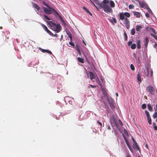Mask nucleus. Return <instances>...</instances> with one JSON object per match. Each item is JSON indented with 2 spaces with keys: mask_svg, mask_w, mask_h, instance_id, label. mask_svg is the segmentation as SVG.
Here are the masks:
<instances>
[{
  "mask_svg": "<svg viewBox=\"0 0 157 157\" xmlns=\"http://www.w3.org/2000/svg\"><path fill=\"white\" fill-rule=\"evenodd\" d=\"M115 6L114 2L111 0H103L100 5L99 7L103 8L104 11L106 13L112 12L113 10L110 7L113 8Z\"/></svg>",
  "mask_w": 157,
  "mask_h": 157,
  "instance_id": "nucleus-1",
  "label": "nucleus"
},
{
  "mask_svg": "<svg viewBox=\"0 0 157 157\" xmlns=\"http://www.w3.org/2000/svg\"><path fill=\"white\" fill-rule=\"evenodd\" d=\"M48 25L52 29L55 31L56 33L59 32L61 30V27L59 24L56 25L52 21H50L48 22Z\"/></svg>",
  "mask_w": 157,
  "mask_h": 157,
  "instance_id": "nucleus-2",
  "label": "nucleus"
},
{
  "mask_svg": "<svg viewBox=\"0 0 157 157\" xmlns=\"http://www.w3.org/2000/svg\"><path fill=\"white\" fill-rule=\"evenodd\" d=\"M104 95L106 97L107 101H108L110 107L111 109H113L114 107V106L113 105V100L112 99H111L110 101L107 94H104Z\"/></svg>",
  "mask_w": 157,
  "mask_h": 157,
  "instance_id": "nucleus-3",
  "label": "nucleus"
},
{
  "mask_svg": "<svg viewBox=\"0 0 157 157\" xmlns=\"http://www.w3.org/2000/svg\"><path fill=\"white\" fill-rule=\"evenodd\" d=\"M138 2L139 5L141 7L144 8V9L149 8V7L144 2L139 1Z\"/></svg>",
  "mask_w": 157,
  "mask_h": 157,
  "instance_id": "nucleus-4",
  "label": "nucleus"
},
{
  "mask_svg": "<svg viewBox=\"0 0 157 157\" xmlns=\"http://www.w3.org/2000/svg\"><path fill=\"white\" fill-rule=\"evenodd\" d=\"M147 89L148 91L151 95H154L155 94L154 89L152 86H149L147 87Z\"/></svg>",
  "mask_w": 157,
  "mask_h": 157,
  "instance_id": "nucleus-5",
  "label": "nucleus"
},
{
  "mask_svg": "<svg viewBox=\"0 0 157 157\" xmlns=\"http://www.w3.org/2000/svg\"><path fill=\"white\" fill-rule=\"evenodd\" d=\"M89 73L90 76V79L92 81L94 82L93 79L95 78L96 77L97 74H96V75H95L93 72L91 71H89Z\"/></svg>",
  "mask_w": 157,
  "mask_h": 157,
  "instance_id": "nucleus-6",
  "label": "nucleus"
},
{
  "mask_svg": "<svg viewBox=\"0 0 157 157\" xmlns=\"http://www.w3.org/2000/svg\"><path fill=\"white\" fill-rule=\"evenodd\" d=\"M112 121L115 126H116L117 128H118L119 125L117 122V120L114 117H113L112 118Z\"/></svg>",
  "mask_w": 157,
  "mask_h": 157,
  "instance_id": "nucleus-7",
  "label": "nucleus"
},
{
  "mask_svg": "<svg viewBox=\"0 0 157 157\" xmlns=\"http://www.w3.org/2000/svg\"><path fill=\"white\" fill-rule=\"evenodd\" d=\"M43 9L45 13L48 14H50L52 13V12L50 9H48L44 7H43Z\"/></svg>",
  "mask_w": 157,
  "mask_h": 157,
  "instance_id": "nucleus-8",
  "label": "nucleus"
},
{
  "mask_svg": "<svg viewBox=\"0 0 157 157\" xmlns=\"http://www.w3.org/2000/svg\"><path fill=\"white\" fill-rule=\"evenodd\" d=\"M32 4L33 7L36 9L37 11L39 12H40V11H39L40 10V7L38 6L36 4L33 2H32Z\"/></svg>",
  "mask_w": 157,
  "mask_h": 157,
  "instance_id": "nucleus-9",
  "label": "nucleus"
},
{
  "mask_svg": "<svg viewBox=\"0 0 157 157\" xmlns=\"http://www.w3.org/2000/svg\"><path fill=\"white\" fill-rule=\"evenodd\" d=\"M133 147L134 149L137 150L139 151H140V148L137 143H135V144H134L133 145Z\"/></svg>",
  "mask_w": 157,
  "mask_h": 157,
  "instance_id": "nucleus-10",
  "label": "nucleus"
},
{
  "mask_svg": "<svg viewBox=\"0 0 157 157\" xmlns=\"http://www.w3.org/2000/svg\"><path fill=\"white\" fill-rule=\"evenodd\" d=\"M96 80L97 83L100 86L101 88H102V84L101 83V82L99 79L98 78L97 76V75H96Z\"/></svg>",
  "mask_w": 157,
  "mask_h": 157,
  "instance_id": "nucleus-11",
  "label": "nucleus"
},
{
  "mask_svg": "<svg viewBox=\"0 0 157 157\" xmlns=\"http://www.w3.org/2000/svg\"><path fill=\"white\" fill-rule=\"evenodd\" d=\"M90 2L93 3V2H94L97 5H98L99 7V6L100 3L99 2L98 0H90Z\"/></svg>",
  "mask_w": 157,
  "mask_h": 157,
  "instance_id": "nucleus-12",
  "label": "nucleus"
},
{
  "mask_svg": "<svg viewBox=\"0 0 157 157\" xmlns=\"http://www.w3.org/2000/svg\"><path fill=\"white\" fill-rule=\"evenodd\" d=\"M149 42V39L147 37L145 38V41L144 42V45L145 47L147 48V46Z\"/></svg>",
  "mask_w": 157,
  "mask_h": 157,
  "instance_id": "nucleus-13",
  "label": "nucleus"
},
{
  "mask_svg": "<svg viewBox=\"0 0 157 157\" xmlns=\"http://www.w3.org/2000/svg\"><path fill=\"white\" fill-rule=\"evenodd\" d=\"M83 9L84 12H86L91 16L92 15V14L85 7H83Z\"/></svg>",
  "mask_w": 157,
  "mask_h": 157,
  "instance_id": "nucleus-14",
  "label": "nucleus"
},
{
  "mask_svg": "<svg viewBox=\"0 0 157 157\" xmlns=\"http://www.w3.org/2000/svg\"><path fill=\"white\" fill-rule=\"evenodd\" d=\"M124 14L123 13H120V19L121 20H123L124 19Z\"/></svg>",
  "mask_w": 157,
  "mask_h": 157,
  "instance_id": "nucleus-15",
  "label": "nucleus"
},
{
  "mask_svg": "<svg viewBox=\"0 0 157 157\" xmlns=\"http://www.w3.org/2000/svg\"><path fill=\"white\" fill-rule=\"evenodd\" d=\"M137 79L139 82H141L142 81L141 75L140 73H138L137 75Z\"/></svg>",
  "mask_w": 157,
  "mask_h": 157,
  "instance_id": "nucleus-16",
  "label": "nucleus"
},
{
  "mask_svg": "<svg viewBox=\"0 0 157 157\" xmlns=\"http://www.w3.org/2000/svg\"><path fill=\"white\" fill-rule=\"evenodd\" d=\"M134 15L136 16V17L139 18L140 17V13L138 12H136L134 13Z\"/></svg>",
  "mask_w": 157,
  "mask_h": 157,
  "instance_id": "nucleus-17",
  "label": "nucleus"
},
{
  "mask_svg": "<svg viewBox=\"0 0 157 157\" xmlns=\"http://www.w3.org/2000/svg\"><path fill=\"white\" fill-rule=\"evenodd\" d=\"M49 9L51 10V11H52V12H55V13H56L57 15H59V14L54 9L50 7H49Z\"/></svg>",
  "mask_w": 157,
  "mask_h": 157,
  "instance_id": "nucleus-18",
  "label": "nucleus"
},
{
  "mask_svg": "<svg viewBox=\"0 0 157 157\" xmlns=\"http://www.w3.org/2000/svg\"><path fill=\"white\" fill-rule=\"evenodd\" d=\"M137 47L138 48L140 49L141 48L140 46V40H137Z\"/></svg>",
  "mask_w": 157,
  "mask_h": 157,
  "instance_id": "nucleus-19",
  "label": "nucleus"
},
{
  "mask_svg": "<svg viewBox=\"0 0 157 157\" xmlns=\"http://www.w3.org/2000/svg\"><path fill=\"white\" fill-rule=\"evenodd\" d=\"M124 24H129L130 22L128 19L126 17H125L124 19Z\"/></svg>",
  "mask_w": 157,
  "mask_h": 157,
  "instance_id": "nucleus-20",
  "label": "nucleus"
},
{
  "mask_svg": "<svg viewBox=\"0 0 157 157\" xmlns=\"http://www.w3.org/2000/svg\"><path fill=\"white\" fill-rule=\"evenodd\" d=\"M77 59L79 62L82 63H84L83 59L82 58L79 57L77 58Z\"/></svg>",
  "mask_w": 157,
  "mask_h": 157,
  "instance_id": "nucleus-21",
  "label": "nucleus"
},
{
  "mask_svg": "<svg viewBox=\"0 0 157 157\" xmlns=\"http://www.w3.org/2000/svg\"><path fill=\"white\" fill-rule=\"evenodd\" d=\"M42 51L44 52H47L49 54H52V52L48 50L42 49Z\"/></svg>",
  "mask_w": 157,
  "mask_h": 157,
  "instance_id": "nucleus-22",
  "label": "nucleus"
},
{
  "mask_svg": "<svg viewBox=\"0 0 157 157\" xmlns=\"http://www.w3.org/2000/svg\"><path fill=\"white\" fill-rule=\"evenodd\" d=\"M147 106L149 110L150 111H152V108L151 107V105L150 104H148Z\"/></svg>",
  "mask_w": 157,
  "mask_h": 157,
  "instance_id": "nucleus-23",
  "label": "nucleus"
},
{
  "mask_svg": "<svg viewBox=\"0 0 157 157\" xmlns=\"http://www.w3.org/2000/svg\"><path fill=\"white\" fill-rule=\"evenodd\" d=\"M124 16L127 17H129L130 16V14L128 12H125L124 13Z\"/></svg>",
  "mask_w": 157,
  "mask_h": 157,
  "instance_id": "nucleus-24",
  "label": "nucleus"
},
{
  "mask_svg": "<svg viewBox=\"0 0 157 157\" xmlns=\"http://www.w3.org/2000/svg\"><path fill=\"white\" fill-rule=\"evenodd\" d=\"M142 28V27L140 25H136V30L137 31H139L140 29Z\"/></svg>",
  "mask_w": 157,
  "mask_h": 157,
  "instance_id": "nucleus-25",
  "label": "nucleus"
},
{
  "mask_svg": "<svg viewBox=\"0 0 157 157\" xmlns=\"http://www.w3.org/2000/svg\"><path fill=\"white\" fill-rule=\"evenodd\" d=\"M131 48L132 49H134L136 48V45L135 44H133L131 45Z\"/></svg>",
  "mask_w": 157,
  "mask_h": 157,
  "instance_id": "nucleus-26",
  "label": "nucleus"
},
{
  "mask_svg": "<svg viewBox=\"0 0 157 157\" xmlns=\"http://www.w3.org/2000/svg\"><path fill=\"white\" fill-rule=\"evenodd\" d=\"M147 118L149 124H151V117H147Z\"/></svg>",
  "mask_w": 157,
  "mask_h": 157,
  "instance_id": "nucleus-27",
  "label": "nucleus"
},
{
  "mask_svg": "<svg viewBox=\"0 0 157 157\" xmlns=\"http://www.w3.org/2000/svg\"><path fill=\"white\" fill-rule=\"evenodd\" d=\"M46 32L50 36L53 35V34L48 29L46 30Z\"/></svg>",
  "mask_w": 157,
  "mask_h": 157,
  "instance_id": "nucleus-28",
  "label": "nucleus"
},
{
  "mask_svg": "<svg viewBox=\"0 0 157 157\" xmlns=\"http://www.w3.org/2000/svg\"><path fill=\"white\" fill-rule=\"evenodd\" d=\"M67 34L68 36V37H69L71 41H72V37L71 36V35L69 33H67Z\"/></svg>",
  "mask_w": 157,
  "mask_h": 157,
  "instance_id": "nucleus-29",
  "label": "nucleus"
},
{
  "mask_svg": "<svg viewBox=\"0 0 157 157\" xmlns=\"http://www.w3.org/2000/svg\"><path fill=\"white\" fill-rule=\"evenodd\" d=\"M131 33L132 35H134L135 33V31L134 29L133 28L132 29Z\"/></svg>",
  "mask_w": 157,
  "mask_h": 157,
  "instance_id": "nucleus-30",
  "label": "nucleus"
},
{
  "mask_svg": "<svg viewBox=\"0 0 157 157\" xmlns=\"http://www.w3.org/2000/svg\"><path fill=\"white\" fill-rule=\"evenodd\" d=\"M153 117L155 119L157 117V113L156 112H155L153 115Z\"/></svg>",
  "mask_w": 157,
  "mask_h": 157,
  "instance_id": "nucleus-31",
  "label": "nucleus"
},
{
  "mask_svg": "<svg viewBox=\"0 0 157 157\" xmlns=\"http://www.w3.org/2000/svg\"><path fill=\"white\" fill-rule=\"evenodd\" d=\"M134 5L132 4H130L129 6V8L130 9L134 8Z\"/></svg>",
  "mask_w": 157,
  "mask_h": 157,
  "instance_id": "nucleus-32",
  "label": "nucleus"
},
{
  "mask_svg": "<svg viewBox=\"0 0 157 157\" xmlns=\"http://www.w3.org/2000/svg\"><path fill=\"white\" fill-rule=\"evenodd\" d=\"M130 68L132 70H135L134 66L132 64L130 65Z\"/></svg>",
  "mask_w": 157,
  "mask_h": 157,
  "instance_id": "nucleus-33",
  "label": "nucleus"
},
{
  "mask_svg": "<svg viewBox=\"0 0 157 157\" xmlns=\"http://www.w3.org/2000/svg\"><path fill=\"white\" fill-rule=\"evenodd\" d=\"M142 108L143 109H145L146 107V105L145 104H143L142 105Z\"/></svg>",
  "mask_w": 157,
  "mask_h": 157,
  "instance_id": "nucleus-34",
  "label": "nucleus"
},
{
  "mask_svg": "<svg viewBox=\"0 0 157 157\" xmlns=\"http://www.w3.org/2000/svg\"><path fill=\"white\" fill-rule=\"evenodd\" d=\"M124 37H125V40H127V38H128V36H127V33H124Z\"/></svg>",
  "mask_w": 157,
  "mask_h": 157,
  "instance_id": "nucleus-35",
  "label": "nucleus"
},
{
  "mask_svg": "<svg viewBox=\"0 0 157 157\" xmlns=\"http://www.w3.org/2000/svg\"><path fill=\"white\" fill-rule=\"evenodd\" d=\"M41 25L44 30L46 28H47V26L46 25L43 24H41Z\"/></svg>",
  "mask_w": 157,
  "mask_h": 157,
  "instance_id": "nucleus-36",
  "label": "nucleus"
},
{
  "mask_svg": "<svg viewBox=\"0 0 157 157\" xmlns=\"http://www.w3.org/2000/svg\"><path fill=\"white\" fill-rule=\"evenodd\" d=\"M69 44H70L71 46H75L74 44L72 42H71V41H70L69 42Z\"/></svg>",
  "mask_w": 157,
  "mask_h": 157,
  "instance_id": "nucleus-37",
  "label": "nucleus"
},
{
  "mask_svg": "<svg viewBox=\"0 0 157 157\" xmlns=\"http://www.w3.org/2000/svg\"><path fill=\"white\" fill-rule=\"evenodd\" d=\"M44 17L46 19L48 20H50V19L46 15H44Z\"/></svg>",
  "mask_w": 157,
  "mask_h": 157,
  "instance_id": "nucleus-38",
  "label": "nucleus"
},
{
  "mask_svg": "<svg viewBox=\"0 0 157 157\" xmlns=\"http://www.w3.org/2000/svg\"><path fill=\"white\" fill-rule=\"evenodd\" d=\"M126 27L127 29H129L130 27L129 24H125Z\"/></svg>",
  "mask_w": 157,
  "mask_h": 157,
  "instance_id": "nucleus-39",
  "label": "nucleus"
},
{
  "mask_svg": "<svg viewBox=\"0 0 157 157\" xmlns=\"http://www.w3.org/2000/svg\"><path fill=\"white\" fill-rule=\"evenodd\" d=\"M119 124H120L121 125V126H123V124H122V121H121V120L120 119H119Z\"/></svg>",
  "mask_w": 157,
  "mask_h": 157,
  "instance_id": "nucleus-40",
  "label": "nucleus"
},
{
  "mask_svg": "<svg viewBox=\"0 0 157 157\" xmlns=\"http://www.w3.org/2000/svg\"><path fill=\"white\" fill-rule=\"evenodd\" d=\"M113 20L114 22L116 24L117 22V21L116 19L114 18H113Z\"/></svg>",
  "mask_w": 157,
  "mask_h": 157,
  "instance_id": "nucleus-41",
  "label": "nucleus"
},
{
  "mask_svg": "<svg viewBox=\"0 0 157 157\" xmlns=\"http://www.w3.org/2000/svg\"><path fill=\"white\" fill-rule=\"evenodd\" d=\"M124 139L126 143L128 142V141L127 139L126 138V137L125 136H124Z\"/></svg>",
  "mask_w": 157,
  "mask_h": 157,
  "instance_id": "nucleus-42",
  "label": "nucleus"
},
{
  "mask_svg": "<svg viewBox=\"0 0 157 157\" xmlns=\"http://www.w3.org/2000/svg\"><path fill=\"white\" fill-rule=\"evenodd\" d=\"M132 43V42L131 41H129L128 42V46H129L131 45Z\"/></svg>",
  "mask_w": 157,
  "mask_h": 157,
  "instance_id": "nucleus-43",
  "label": "nucleus"
},
{
  "mask_svg": "<svg viewBox=\"0 0 157 157\" xmlns=\"http://www.w3.org/2000/svg\"><path fill=\"white\" fill-rule=\"evenodd\" d=\"M90 86L92 88H95L96 87V86L95 85H93L91 84L90 85Z\"/></svg>",
  "mask_w": 157,
  "mask_h": 157,
  "instance_id": "nucleus-44",
  "label": "nucleus"
},
{
  "mask_svg": "<svg viewBox=\"0 0 157 157\" xmlns=\"http://www.w3.org/2000/svg\"><path fill=\"white\" fill-rule=\"evenodd\" d=\"M145 16L147 17H150L148 13H145Z\"/></svg>",
  "mask_w": 157,
  "mask_h": 157,
  "instance_id": "nucleus-45",
  "label": "nucleus"
},
{
  "mask_svg": "<svg viewBox=\"0 0 157 157\" xmlns=\"http://www.w3.org/2000/svg\"><path fill=\"white\" fill-rule=\"evenodd\" d=\"M97 123H98V124L101 126L102 127V123L99 121H97Z\"/></svg>",
  "mask_w": 157,
  "mask_h": 157,
  "instance_id": "nucleus-46",
  "label": "nucleus"
},
{
  "mask_svg": "<svg viewBox=\"0 0 157 157\" xmlns=\"http://www.w3.org/2000/svg\"><path fill=\"white\" fill-rule=\"evenodd\" d=\"M129 149L130 150V151L132 152H133V150L132 148L131 147V146H129V147H128Z\"/></svg>",
  "mask_w": 157,
  "mask_h": 157,
  "instance_id": "nucleus-47",
  "label": "nucleus"
},
{
  "mask_svg": "<svg viewBox=\"0 0 157 157\" xmlns=\"http://www.w3.org/2000/svg\"><path fill=\"white\" fill-rule=\"evenodd\" d=\"M124 132L126 135H127L128 134V133L126 129H124Z\"/></svg>",
  "mask_w": 157,
  "mask_h": 157,
  "instance_id": "nucleus-48",
  "label": "nucleus"
},
{
  "mask_svg": "<svg viewBox=\"0 0 157 157\" xmlns=\"http://www.w3.org/2000/svg\"><path fill=\"white\" fill-rule=\"evenodd\" d=\"M101 79L102 82L103 83L105 82V80L103 78H101Z\"/></svg>",
  "mask_w": 157,
  "mask_h": 157,
  "instance_id": "nucleus-49",
  "label": "nucleus"
},
{
  "mask_svg": "<svg viewBox=\"0 0 157 157\" xmlns=\"http://www.w3.org/2000/svg\"><path fill=\"white\" fill-rule=\"evenodd\" d=\"M132 140L134 142V144H135V143H136V141L135 140L134 138L132 137Z\"/></svg>",
  "mask_w": 157,
  "mask_h": 157,
  "instance_id": "nucleus-50",
  "label": "nucleus"
},
{
  "mask_svg": "<svg viewBox=\"0 0 157 157\" xmlns=\"http://www.w3.org/2000/svg\"><path fill=\"white\" fill-rule=\"evenodd\" d=\"M135 58L136 61H137V59H138V60L139 61L140 59H139V57H137L136 56V58Z\"/></svg>",
  "mask_w": 157,
  "mask_h": 157,
  "instance_id": "nucleus-51",
  "label": "nucleus"
},
{
  "mask_svg": "<svg viewBox=\"0 0 157 157\" xmlns=\"http://www.w3.org/2000/svg\"><path fill=\"white\" fill-rule=\"evenodd\" d=\"M146 9H147L149 12H151V13H152V11L149 8H146Z\"/></svg>",
  "mask_w": 157,
  "mask_h": 157,
  "instance_id": "nucleus-52",
  "label": "nucleus"
},
{
  "mask_svg": "<svg viewBox=\"0 0 157 157\" xmlns=\"http://www.w3.org/2000/svg\"><path fill=\"white\" fill-rule=\"evenodd\" d=\"M52 36H56V37H58V35L57 34H53V35Z\"/></svg>",
  "mask_w": 157,
  "mask_h": 157,
  "instance_id": "nucleus-53",
  "label": "nucleus"
},
{
  "mask_svg": "<svg viewBox=\"0 0 157 157\" xmlns=\"http://www.w3.org/2000/svg\"><path fill=\"white\" fill-rule=\"evenodd\" d=\"M154 47L155 48H157V44L156 43L154 45Z\"/></svg>",
  "mask_w": 157,
  "mask_h": 157,
  "instance_id": "nucleus-54",
  "label": "nucleus"
},
{
  "mask_svg": "<svg viewBox=\"0 0 157 157\" xmlns=\"http://www.w3.org/2000/svg\"><path fill=\"white\" fill-rule=\"evenodd\" d=\"M154 129L155 130H157V126H154Z\"/></svg>",
  "mask_w": 157,
  "mask_h": 157,
  "instance_id": "nucleus-55",
  "label": "nucleus"
},
{
  "mask_svg": "<svg viewBox=\"0 0 157 157\" xmlns=\"http://www.w3.org/2000/svg\"><path fill=\"white\" fill-rule=\"evenodd\" d=\"M146 115L147 116V117H150L149 113H148L147 114H146Z\"/></svg>",
  "mask_w": 157,
  "mask_h": 157,
  "instance_id": "nucleus-56",
  "label": "nucleus"
},
{
  "mask_svg": "<svg viewBox=\"0 0 157 157\" xmlns=\"http://www.w3.org/2000/svg\"><path fill=\"white\" fill-rule=\"evenodd\" d=\"M44 5L47 6L49 9V7H50L47 4H46V3H45L44 4Z\"/></svg>",
  "mask_w": 157,
  "mask_h": 157,
  "instance_id": "nucleus-57",
  "label": "nucleus"
},
{
  "mask_svg": "<svg viewBox=\"0 0 157 157\" xmlns=\"http://www.w3.org/2000/svg\"><path fill=\"white\" fill-rule=\"evenodd\" d=\"M152 31L155 34H156V33L155 32V30L154 29H152Z\"/></svg>",
  "mask_w": 157,
  "mask_h": 157,
  "instance_id": "nucleus-58",
  "label": "nucleus"
},
{
  "mask_svg": "<svg viewBox=\"0 0 157 157\" xmlns=\"http://www.w3.org/2000/svg\"><path fill=\"white\" fill-rule=\"evenodd\" d=\"M155 39L157 41V36L155 35V36H154V37Z\"/></svg>",
  "mask_w": 157,
  "mask_h": 157,
  "instance_id": "nucleus-59",
  "label": "nucleus"
},
{
  "mask_svg": "<svg viewBox=\"0 0 157 157\" xmlns=\"http://www.w3.org/2000/svg\"><path fill=\"white\" fill-rule=\"evenodd\" d=\"M133 56L135 57V58H136V54L135 53H133Z\"/></svg>",
  "mask_w": 157,
  "mask_h": 157,
  "instance_id": "nucleus-60",
  "label": "nucleus"
},
{
  "mask_svg": "<svg viewBox=\"0 0 157 157\" xmlns=\"http://www.w3.org/2000/svg\"><path fill=\"white\" fill-rule=\"evenodd\" d=\"M108 130H110L111 129V128L110 127V126H109V125H108V128H107Z\"/></svg>",
  "mask_w": 157,
  "mask_h": 157,
  "instance_id": "nucleus-61",
  "label": "nucleus"
},
{
  "mask_svg": "<svg viewBox=\"0 0 157 157\" xmlns=\"http://www.w3.org/2000/svg\"><path fill=\"white\" fill-rule=\"evenodd\" d=\"M150 35H151V36H153V37H154V36H155V35H154V34H151Z\"/></svg>",
  "mask_w": 157,
  "mask_h": 157,
  "instance_id": "nucleus-62",
  "label": "nucleus"
},
{
  "mask_svg": "<svg viewBox=\"0 0 157 157\" xmlns=\"http://www.w3.org/2000/svg\"><path fill=\"white\" fill-rule=\"evenodd\" d=\"M94 2H93V5L97 9H98H98L97 7L94 4Z\"/></svg>",
  "mask_w": 157,
  "mask_h": 157,
  "instance_id": "nucleus-63",
  "label": "nucleus"
},
{
  "mask_svg": "<svg viewBox=\"0 0 157 157\" xmlns=\"http://www.w3.org/2000/svg\"><path fill=\"white\" fill-rule=\"evenodd\" d=\"M145 113L146 114H147V113H149L148 112L147 110H145Z\"/></svg>",
  "mask_w": 157,
  "mask_h": 157,
  "instance_id": "nucleus-64",
  "label": "nucleus"
}]
</instances>
